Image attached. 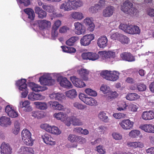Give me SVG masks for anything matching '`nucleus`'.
<instances>
[{
    "label": "nucleus",
    "instance_id": "obj_50",
    "mask_svg": "<svg viewBox=\"0 0 154 154\" xmlns=\"http://www.w3.org/2000/svg\"><path fill=\"white\" fill-rule=\"evenodd\" d=\"M96 150L100 154H104L106 153V150L102 145H99L96 147Z\"/></svg>",
    "mask_w": 154,
    "mask_h": 154
},
{
    "label": "nucleus",
    "instance_id": "obj_54",
    "mask_svg": "<svg viewBox=\"0 0 154 154\" xmlns=\"http://www.w3.org/2000/svg\"><path fill=\"white\" fill-rule=\"evenodd\" d=\"M72 124L74 125L80 126L82 125L83 123L79 119L74 118H72Z\"/></svg>",
    "mask_w": 154,
    "mask_h": 154
},
{
    "label": "nucleus",
    "instance_id": "obj_38",
    "mask_svg": "<svg viewBox=\"0 0 154 154\" xmlns=\"http://www.w3.org/2000/svg\"><path fill=\"white\" fill-rule=\"evenodd\" d=\"M86 104L91 106H95L97 105V101L91 97H88L85 102Z\"/></svg>",
    "mask_w": 154,
    "mask_h": 154
},
{
    "label": "nucleus",
    "instance_id": "obj_25",
    "mask_svg": "<svg viewBox=\"0 0 154 154\" xmlns=\"http://www.w3.org/2000/svg\"><path fill=\"white\" fill-rule=\"evenodd\" d=\"M28 99L32 101L42 100L45 98V96L39 94H35L34 93H30L28 96Z\"/></svg>",
    "mask_w": 154,
    "mask_h": 154
},
{
    "label": "nucleus",
    "instance_id": "obj_4",
    "mask_svg": "<svg viewBox=\"0 0 154 154\" xmlns=\"http://www.w3.org/2000/svg\"><path fill=\"white\" fill-rule=\"evenodd\" d=\"M26 80L25 79H21L18 80L16 82V85L19 87V89L22 91L21 92L22 97H26L28 93L27 85L26 83Z\"/></svg>",
    "mask_w": 154,
    "mask_h": 154
},
{
    "label": "nucleus",
    "instance_id": "obj_49",
    "mask_svg": "<svg viewBox=\"0 0 154 154\" xmlns=\"http://www.w3.org/2000/svg\"><path fill=\"white\" fill-rule=\"evenodd\" d=\"M48 78V77H46L45 75H43L39 78V81L42 85H46L47 84Z\"/></svg>",
    "mask_w": 154,
    "mask_h": 154
},
{
    "label": "nucleus",
    "instance_id": "obj_64",
    "mask_svg": "<svg viewBox=\"0 0 154 154\" xmlns=\"http://www.w3.org/2000/svg\"><path fill=\"white\" fill-rule=\"evenodd\" d=\"M121 34H119L116 32L113 34L111 35V39L113 40H117L119 41Z\"/></svg>",
    "mask_w": 154,
    "mask_h": 154
},
{
    "label": "nucleus",
    "instance_id": "obj_17",
    "mask_svg": "<svg viewBox=\"0 0 154 154\" xmlns=\"http://www.w3.org/2000/svg\"><path fill=\"white\" fill-rule=\"evenodd\" d=\"M70 79L74 85L76 87L82 88L86 86L85 83L80 79L73 76L70 77Z\"/></svg>",
    "mask_w": 154,
    "mask_h": 154
},
{
    "label": "nucleus",
    "instance_id": "obj_48",
    "mask_svg": "<svg viewBox=\"0 0 154 154\" xmlns=\"http://www.w3.org/2000/svg\"><path fill=\"white\" fill-rule=\"evenodd\" d=\"M42 8L44 10L50 13L52 12L54 10V7L51 5H48L43 4Z\"/></svg>",
    "mask_w": 154,
    "mask_h": 154
},
{
    "label": "nucleus",
    "instance_id": "obj_47",
    "mask_svg": "<svg viewBox=\"0 0 154 154\" xmlns=\"http://www.w3.org/2000/svg\"><path fill=\"white\" fill-rule=\"evenodd\" d=\"M73 106L75 108L80 110L84 109L86 107V106L84 105L77 102L73 103Z\"/></svg>",
    "mask_w": 154,
    "mask_h": 154
},
{
    "label": "nucleus",
    "instance_id": "obj_7",
    "mask_svg": "<svg viewBox=\"0 0 154 154\" xmlns=\"http://www.w3.org/2000/svg\"><path fill=\"white\" fill-rule=\"evenodd\" d=\"M75 26V33L78 35H84L86 32V29L85 27L82 24L79 22H75L74 23Z\"/></svg>",
    "mask_w": 154,
    "mask_h": 154
},
{
    "label": "nucleus",
    "instance_id": "obj_42",
    "mask_svg": "<svg viewBox=\"0 0 154 154\" xmlns=\"http://www.w3.org/2000/svg\"><path fill=\"white\" fill-rule=\"evenodd\" d=\"M123 45L128 44L130 40L129 38L126 36L121 34L119 40Z\"/></svg>",
    "mask_w": 154,
    "mask_h": 154
},
{
    "label": "nucleus",
    "instance_id": "obj_59",
    "mask_svg": "<svg viewBox=\"0 0 154 154\" xmlns=\"http://www.w3.org/2000/svg\"><path fill=\"white\" fill-rule=\"evenodd\" d=\"M122 106H120L117 108V109L119 111H125L127 109L128 107V105L125 102H123L122 103Z\"/></svg>",
    "mask_w": 154,
    "mask_h": 154
},
{
    "label": "nucleus",
    "instance_id": "obj_8",
    "mask_svg": "<svg viewBox=\"0 0 154 154\" xmlns=\"http://www.w3.org/2000/svg\"><path fill=\"white\" fill-rule=\"evenodd\" d=\"M36 23L38 26L39 29L42 30L48 29L51 27V25L50 21L45 20H38Z\"/></svg>",
    "mask_w": 154,
    "mask_h": 154
},
{
    "label": "nucleus",
    "instance_id": "obj_34",
    "mask_svg": "<svg viewBox=\"0 0 154 154\" xmlns=\"http://www.w3.org/2000/svg\"><path fill=\"white\" fill-rule=\"evenodd\" d=\"M19 152H21V154H34L35 151L32 148L28 147L25 146H22L19 149Z\"/></svg>",
    "mask_w": 154,
    "mask_h": 154
},
{
    "label": "nucleus",
    "instance_id": "obj_18",
    "mask_svg": "<svg viewBox=\"0 0 154 154\" xmlns=\"http://www.w3.org/2000/svg\"><path fill=\"white\" fill-rule=\"evenodd\" d=\"M142 119L145 120H150L154 119V110L144 111L142 114Z\"/></svg>",
    "mask_w": 154,
    "mask_h": 154
},
{
    "label": "nucleus",
    "instance_id": "obj_24",
    "mask_svg": "<svg viewBox=\"0 0 154 154\" xmlns=\"http://www.w3.org/2000/svg\"><path fill=\"white\" fill-rule=\"evenodd\" d=\"M79 75L84 80H87L88 79V75L89 71L87 69L81 68L77 70Z\"/></svg>",
    "mask_w": 154,
    "mask_h": 154
},
{
    "label": "nucleus",
    "instance_id": "obj_57",
    "mask_svg": "<svg viewBox=\"0 0 154 154\" xmlns=\"http://www.w3.org/2000/svg\"><path fill=\"white\" fill-rule=\"evenodd\" d=\"M137 90L139 91H143L146 89V86L143 84H137Z\"/></svg>",
    "mask_w": 154,
    "mask_h": 154
},
{
    "label": "nucleus",
    "instance_id": "obj_56",
    "mask_svg": "<svg viewBox=\"0 0 154 154\" xmlns=\"http://www.w3.org/2000/svg\"><path fill=\"white\" fill-rule=\"evenodd\" d=\"M14 130L13 133L15 134H17L20 130V124L17 121H16L14 123Z\"/></svg>",
    "mask_w": 154,
    "mask_h": 154
},
{
    "label": "nucleus",
    "instance_id": "obj_6",
    "mask_svg": "<svg viewBox=\"0 0 154 154\" xmlns=\"http://www.w3.org/2000/svg\"><path fill=\"white\" fill-rule=\"evenodd\" d=\"M82 57L83 60L94 61L99 59V55L95 53L87 52L83 53Z\"/></svg>",
    "mask_w": 154,
    "mask_h": 154
},
{
    "label": "nucleus",
    "instance_id": "obj_30",
    "mask_svg": "<svg viewBox=\"0 0 154 154\" xmlns=\"http://www.w3.org/2000/svg\"><path fill=\"white\" fill-rule=\"evenodd\" d=\"M29 86L32 91L35 92L42 91L45 90L44 87L40 86L34 82L30 83L29 84Z\"/></svg>",
    "mask_w": 154,
    "mask_h": 154
},
{
    "label": "nucleus",
    "instance_id": "obj_5",
    "mask_svg": "<svg viewBox=\"0 0 154 154\" xmlns=\"http://www.w3.org/2000/svg\"><path fill=\"white\" fill-rule=\"evenodd\" d=\"M94 35L91 33L86 35L83 36L80 40V43L82 45L87 46L89 45L92 41L94 39Z\"/></svg>",
    "mask_w": 154,
    "mask_h": 154
},
{
    "label": "nucleus",
    "instance_id": "obj_22",
    "mask_svg": "<svg viewBox=\"0 0 154 154\" xmlns=\"http://www.w3.org/2000/svg\"><path fill=\"white\" fill-rule=\"evenodd\" d=\"M30 103L28 100L20 102V107L21 108H23V110L25 112H30L32 110V108L30 105Z\"/></svg>",
    "mask_w": 154,
    "mask_h": 154
},
{
    "label": "nucleus",
    "instance_id": "obj_12",
    "mask_svg": "<svg viewBox=\"0 0 154 154\" xmlns=\"http://www.w3.org/2000/svg\"><path fill=\"white\" fill-rule=\"evenodd\" d=\"M98 54L102 57L103 59L108 58L114 59L116 57L115 52L110 51L106 52L105 51H100Z\"/></svg>",
    "mask_w": 154,
    "mask_h": 154
},
{
    "label": "nucleus",
    "instance_id": "obj_41",
    "mask_svg": "<svg viewBox=\"0 0 154 154\" xmlns=\"http://www.w3.org/2000/svg\"><path fill=\"white\" fill-rule=\"evenodd\" d=\"M119 73L116 71H111L109 77L111 78L112 79H108V80L111 81H115L117 80L119 77Z\"/></svg>",
    "mask_w": 154,
    "mask_h": 154
},
{
    "label": "nucleus",
    "instance_id": "obj_10",
    "mask_svg": "<svg viewBox=\"0 0 154 154\" xmlns=\"http://www.w3.org/2000/svg\"><path fill=\"white\" fill-rule=\"evenodd\" d=\"M1 154H11L12 149L8 143L3 142L0 146Z\"/></svg>",
    "mask_w": 154,
    "mask_h": 154
},
{
    "label": "nucleus",
    "instance_id": "obj_11",
    "mask_svg": "<svg viewBox=\"0 0 154 154\" xmlns=\"http://www.w3.org/2000/svg\"><path fill=\"white\" fill-rule=\"evenodd\" d=\"M57 81L60 86L63 88H69L72 87V85L71 82L65 77H59L57 79Z\"/></svg>",
    "mask_w": 154,
    "mask_h": 154
},
{
    "label": "nucleus",
    "instance_id": "obj_31",
    "mask_svg": "<svg viewBox=\"0 0 154 154\" xmlns=\"http://www.w3.org/2000/svg\"><path fill=\"white\" fill-rule=\"evenodd\" d=\"M24 12L28 16V18L31 20H34L35 14L34 11L30 8H26L24 9Z\"/></svg>",
    "mask_w": 154,
    "mask_h": 154
},
{
    "label": "nucleus",
    "instance_id": "obj_29",
    "mask_svg": "<svg viewBox=\"0 0 154 154\" xmlns=\"http://www.w3.org/2000/svg\"><path fill=\"white\" fill-rule=\"evenodd\" d=\"M35 13L38 14L39 18L43 19L46 17V12L39 7H35Z\"/></svg>",
    "mask_w": 154,
    "mask_h": 154
},
{
    "label": "nucleus",
    "instance_id": "obj_52",
    "mask_svg": "<svg viewBox=\"0 0 154 154\" xmlns=\"http://www.w3.org/2000/svg\"><path fill=\"white\" fill-rule=\"evenodd\" d=\"M85 92L88 94L93 96H96L97 95L96 92L90 88H87L85 90Z\"/></svg>",
    "mask_w": 154,
    "mask_h": 154
},
{
    "label": "nucleus",
    "instance_id": "obj_55",
    "mask_svg": "<svg viewBox=\"0 0 154 154\" xmlns=\"http://www.w3.org/2000/svg\"><path fill=\"white\" fill-rule=\"evenodd\" d=\"M40 127L42 129H45L46 131L49 133H50L52 128V127L47 124H42Z\"/></svg>",
    "mask_w": 154,
    "mask_h": 154
},
{
    "label": "nucleus",
    "instance_id": "obj_16",
    "mask_svg": "<svg viewBox=\"0 0 154 154\" xmlns=\"http://www.w3.org/2000/svg\"><path fill=\"white\" fill-rule=\"evenodd\" d=\"M139 128L146 132L154 133V125H141Z\"/></svg>",
    "mask_w": 154,
    "mask_h": 154
},
{
    "label": "nucleus",
    "instance_id": "obj_39",
    "mask_svg": "<svg viewBox=\"0 0 154 154\" xmlns=\"http://www.w3.org/2000/svg\"><path fill=\"white\" fill-rule=\"evenodd\" d=\"M139 98V95L135 93H129L126 97V99L129 100H135Z\"/></svg>",
    "mask_w": 154,
    "mask_h": 154
},
{
    "label": "nucleus",
    "instance_id": "obj_13",
    "mask_svg": "<svg viewBox=\"0 0 154 154\" xmlns=\"http://www.w3.org/2000/svg\"><path fill=\"white\" fill-rule=\"evenodd\" d=\"M120 57L123 60L129 62H132L135 60V58L130 52H123L120 54Z\"/></svg>",
    "mask_w": 154,
    "mask_h": 154
},
{
    "label": "nucleus",
    "instance_id": "obj_3",
    "mask_svg": "<svg viewBox=\"0 0 154 154\" xmlns=\"http://www.w3.org/2000/svg\"><path fill=\"white\" fill-rule=\"evenodd\" d=\"M31 133L28 129H23L21 132V137L24 143L27 145L32 146L33 140L31 138Z\"/></svg>",
    "mask_w": 154,
    "mask_h": 154
},
{
    "label": "nucleus",
    "instance_id": "obj_44",
    "mask_svg": "<svg viewBox=\"0 0 154 154\" xmlns=\"http://www.w3.org/2000/svg\"><path fill=\"white\" fill-rule=\"evenodd\" d=\"M99 118L103 121L106 122L108 117L104 111H100L98 115Z\"/></svg>",
    "mask_w": 154,
    "mask_h": 154
},
{
    "label": "nucleus",
    "instance_id": "obj_28",
    "mask_svg": "<svg viewBox=\"0 0 154 154\" xmlns=\"http://www.w3.org/2000/svg\"><path fill=\"white\" fill-rule=\"evenodd\" d=\"M70 1L72 10H76L83 5V2L82 0H70Z\"/></svg>",
    "mask_w": 154,
    "mask_h": 154
},
{
    "label": "nucleus",
    "instance_id": "obj_46",
    "mask_svg": "<svg viewBox=\"0 0 154 154\" xmlns=\"http://www.w3.org/2000/svg\"><path fill=\"white\" fill-rule=\"evenodd\" d=\"M140 134V131L137 130H132L129 134V136L132 138H136L138 137Z\"/></svg>",
    "mask_w": 154,
    "mask_h": 154
},
{
    "label": "nucleus",
    "instance_id": "obj_9",
    "mask_svg": "<svg viewBox=\"0 0 154 154\" xmlns=\"http://www.w3.org/2000/svg\"><path fill=\"white\" fill-rule=\"evenodd\" d=\"M119 124L124 129L130 130L132 128L134 122L127 119L122 120Z\"/></svg>",
    "mask_w": 154,
    "mask_h": 154
},
{
    "label": "nucleus",
    "instance_id": "obj_27",
    "mask_svg": "<svg viewBox=\"0 0 154 154\" xmlns=\"http://www.w3.org/2000/svg\"><path fill=\"white\" fill-rule=\"evenodd\" d=\"M0 125L2 126L7 127L11 123L10 119L8 117L3 116L0 118Z\"/></svg>",
    "mask_w": 154,
    "mask_h": 154
},
{
    "label": "nucleus",
    "instance_id": "obj_43",
    "mask_svg": "<svg viewBox=\"0 0 154 154\" xmlns=\"http://www.w3.org/2000/svg\"><path fill=\"white\" fill-rule=\"evenodd\" d=\"M111 71H108V70H104L101 72L100 73V75L103 78L107 80L108 79H112L110 77H109Z\"/></svg>",
    "mask_w": 154,
    "mask_h": 154
},
{
    "label": "nucleus",
    "instance_id": "obj_63",
    "mask_svg": "<svg viewBox=\"0 0 154 154\" xmlns=\"http://www.w3.org/2000/svg\"><path fill=\"white\" fill-rule=\"evenodd\" d=\"M32 116L38 118H40L41 117V112L38 111H33L32 112Z\"/></svg>",
    "mask_w": 154,
    "mask_h": 154
},
{
    "label": "nucleus",
    "instance_id": "obj_58",
    "mask_svg": "<svg viewBox=\"0 0 154 154\" xmlns=\"http://www.w3.org/2000/svg\"><path fill=\"white\" fill-rule=\"evenodd\" d=\"M109 89V87L106 85H102L100 88L101 91L104 94L108 93Z\"/></svg>",
    "mask_w": 154,
    "mask_h": 154
},
{
    "label": "nucleus",
    "instance_id": "obj_23",
    "mask_svg": "<svg viewBox=\"0 0 154 154\" xmlns=\"http://www.w3.org/2000/svg\"><path fill=\"white\" fill-rule=\"evenodd\" d=\"M70 0H68L61 5L60 6V9L65 11H69L72 10Z\"/></svg>",
    "mask_w": 154,
    "mask_h": 154
},
{
    "label": "nucleus",
    "instance_id": "obj_45",
    "mask_svg": "<svg viewBox=\"0 0 154 154\" xmlns=\"http://www.w3.org/2000/svg\"><path fill=\"white\" fill-rule=\"evenodd\" d=\"M138 108V106L133 103L128 105L127 109L130 112H136Z\"/></svg>",
    "mask_w": 154,
    "mask_h": 154
},
{
    "label": "nucleus",
    "instance_id": "obj_26",
    "mask_svg": "<svg viewBox=\"0 0 154 154\" xmlns=\"http://www.w3.org/2000/svg\"><path fill=\"white\" fill-rule=\"evenodd\" d=\"M114 11L113 6H108L103 10V15L105 17H110L112 15Z\"/></svg>",
    "mask_w": 154,
    "mask_h": 154
},
{
    "label": "nucleus",
    "instance_id": "obj_14",
    "mask_svg": "<svg viewBox=\"0 0 154 154\" xmlns=\"http://www.w3.org/2000/svg\"><path fill=\"white\" fill-rule=\"evenodd\" d=\"M108 41L107 37L105 35L100 36L97 40V43L100 48H104L107 45Z\"/></svg>",
    "mask_w": 154,
    "mask_h": 154
},
{
    "label": "nucleus",
    "instance_id": "obj_35",
    "mask_svg": "<svg viewBox=\"0 0 154 154\" xmlns=\"http://www.w3.org/2000/svg\"><path fill=\"white\" fill-rule=\"evenodd\" d=\"M71 17L76 20H79L82 19L84 17L83 14L80 12L74 11L71 15Z\"/></svg>",
    "mask_w": 154,
    "mask_h": 154
},
{
    "label": "nucleus",
    "instance_id": "obj_61",
    "mask_svg": "<svg viewBox=\"0 0 154 154\" xmlns=\"http://www.w3.org/2000/svg\"><path fill=\"white\" fill-rule=\"evenodd\" d=\"M117 94L116 91L109 94L106 96L107 98L108 99H111L112 98H115L117 96Z\"/></svg>",
    "mask_w": 154,
    "mask_h": 154
},
{
    "label": "nucleus",
    "instance_id": "obj_2",
    "mask_svg": "<svg viewBox=\"0 0 154 154\" xmlns=\"http://www.w3.org/2000/svg\"><path fill=\"white\" fill-rule=\"evenodd\" d=\"M120 29L125 32L131 34H138L140 32L139 27L137 26L121 24L119 26Z\"/></svg>",
    "mask_w": 154,
    "mask_h": 154
},
{
    "label": "nucleus",
    "instance_id": "obj_33",
    "mask_svg": "<svg viewBox=\"0 0 154 154\" xmlns=\"http://www.w3.org/2000/svg\"><path fill=\"white\" fill-rule=\"evenodd\" d=\"M79 136L75 134H71L69 135L67 139L68 140L72 143H76V144L73 146V147H76L77 146V143L79 141Z\"/></svg>",
    "mask_w": 154,
    "mask_h": 154
},
{
    "label": "nucleus",
    "instance_id": "obj_19",
    "mask_svg": "<svg viewBox=\"0 0 154 154\" xmlns=\"http://www.w3.org/2000/svg\"><path fill=\"white\" fill-rule=\"evenodd\" d=\"M5 111L8 115L12 118H16L18 116V114L9 105H7L5 108Z\"/></svg>",
    "mask_w": 154,
    "mask_h": 154
},
{
    "label": "nucleus",
    "instance_id": "obj_36",
    "mask_svg": "<svg viewBox=\"0 0 154 154\" xmlns=\"http://www.w3.org/2000/svg\"><path fill=\"white\" fill-rule=\"evenodd\" d=\"M66 96L71 99L75 98L77 96V92L75 89H72L65 92Z\"/></svg>",
    "mask_w": 154,
    "mask_h": 154
},
{
    "label": "nucleus",
    "instance_id": "obj_32",
    "mask_svg": "<svg viewBox=\"0 0 154 154\" xmlns=\"http://www.w3.org/2000/svg\"><path fill=\"white\" fill-rule=\"evenodd\" d=\"M54 117L57 119L60 120L62 121H65L67 118V115L65 113L59 112L58 113H56L54 114Z\"/></svg>",
    "mask_w": 154,
    "mask_h": 154
},
{
    "label": "nucleus",
    "instance_id": "obj_21",
    "mask_svg": "<svg viewBox=\"0 0 154 154\" xmlns=\"http://www.w3.org/2000/svg\"><path fill=\"white\" fill-rule=\"evenodd\" d=\"M83 22L87 27L88 30L90 32H92L94 31L95 25L90 18H86L84 20Z\"/></svg>",
    "mask_w": 154,
    "mask_h": 154
},
{
    "label": "nucleus",
    "instance_id": "obj_51",
    "mask_svg": "<svg viewBox=\"0 0 154 154\" xmlns=\"http://www.w3.org/2000/svg\"><path fill=\"white\" fill-rule=\"evenodd\" d=\"M126 114L121 113H115L113 114V116L116 119H120L124 118L126 116Z\"/></svg>",
    "mask_w": 154,
    "mask_h": 154
},
{
    "label": "nucleus",
    "instance_id": "obj_62",
    "mask_svg": "<svg viewBox=\"0 0 154 154\" xmlns=\"http://www.w3.org/2000/svg\"><path fill=\"white\" fill-rule=\"evenodd\" d=\"M19 3L25 6H27L30 4V0H18Z\"/></svg>",
    "mask_w": 154,
    "mask_h": 154
},
{
    "label": "nucleus",
    "instance_id": "obj_60",
    "mask_svg": "<svg viewBox=\"0 0 154 154\" xmlns=\"http://www.w3.org/2000/svg\"><path fill=\"white\" fill-rule=\"evenodd\" d=\"M112 136L113 138L116 140H121L122 139V135L118 133H113L112 134Z\"/></svg>",
    "mask_w": 154,
    "mask_h": 154
},
{
    "label": "nucleus",
    "instance_id": "obj_20",
    "mask_svg": "<svg viewBox=\"0 0 154 154\" xmlns=\"http://www.w3.org/2000/svg\"><path fill=\"white\" fill-rule=\"evenodd\" d=\"M48 104L54 109L65 111L64 106L57 102L50 101L48 102Z\"/></svg>",
    "mask_w": 154,
    "mask_h": 154
},
{
    "label": "nucleus",
    "instance_id": "obj_37",
    "mask_svg": "<svg viewBox=\"0 0 154 154\" xmlns=\"http://www.w3.org/2000/svg\"><path fill=\"white\" fill-rule=\"evenodd\" d=\"M34 103L36 107L40 109L45 110L47 108V105L46 103L35 102Z\"/></svg>",
    "mask_w": 154,
    "mask_h": 154
},
{
    "label": "nucleus",
    "instance_id": "obj_1",
    "mask_svg": "<svg viewBox=\"0 0 154 154\" xmlns=\"http://www.w3.org/2000/svg\"><path fill=\"white\" fill-rule=\"evenodd\" d=\"M133 4L128 1H125L123 5L121 7V9L125 13L128 14L131 16H134L137 14L139 11L137 9L133 7Z\"/></svg>",
    "mask_w": 154,
    "mask_h": 154
},
{
    "label": "nucleus",
    "instance_id": "obj_40",
    "mask_svg": "<svg viewBox=\"0 0 154 154\" xmlns=\"http://www.w3.org/2000/svg\"><path fill=\"white\" fill-rule=\"evenodd\" d=\"M79 39L78 36H73L66 41V44L69 46H72L74 43Z\"/></svg>",
    "mask_w": 154,
    "mask_h": 154
},
{
    "label": "nucleus",
    "instance_id": "obj_15",
    "mask_svg": "<svg viewBox=\"0 0 154 154\" xmlns=\"http://www.w3.org/2000/svg\"><path fill=\"white\" fill-rule=\"evenodd\" d=\"M42 137L44 142L47 144L54 145L55 144V142L53 140V139L50 135L45 134L42 135Z\"/></svg>",
    "mask_w": 154,
    "mask_h": 154
},
{
    "label": "nucleus",
    "instance_id": "obj_53",
    "mask_svg": "<svg viewBox=\"0 0 154 154\" xmlns=\"http://www.w3.org/2000/svg\"><path fill=\"white\" fill-rule=\"evenodd\" d=\"M61 133V131L57 127L54 126L52 127L50 133L54 134L59 135Z\"/></svg>",
    "mask_w": 154,
    "mask_h": 154
}]
</instances>
